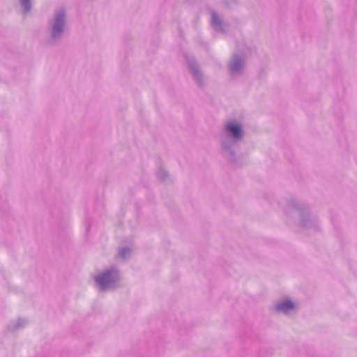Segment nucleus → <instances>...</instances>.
Returning a JSON list of instances; mask_svg holds the SVG:
<instances>
[{
  "mask_svg": "<svg viewBox=\"0 0 357 357\" xmlns=\"http://www.w3.org/2000/svg\"><path fill=\"white\" fill-rule=\"evenodd\" d=\"M227 130L236 139H239L242 136L241 127L234 122L229 123L226 126Z\"/></svg>",
  "mask_w": 357,
  "mask_h": 357,
  "instance_id": "nucleus-1",
  "label": "nucleus"
},
{
  "mask_svg": "<svg viewBox=\"0 0 357 357\" xmlns=\"http://www.w3.org/2000/svg\"><path fill=\"white\" fill-rule=\"evenodd\" d=\"M96 282L99 284L102 289H104L107 284L111 282L110 272H106L96 279Z\"/></svg>",
  "mask_w": 357,
  "mask_h": 357,
  "instance_id": "nucleus-2",
  "label": "nucleus"
},
{
  "mask_svg": "<svg viewBox=\"0 0 357 357\" xmlns=\"http://www.w3.org/2000/svg\"><path fill=\"white\" fill-rule=\"evenodd\" d=\"M294 304L289 301H284L277 305L278 310L282 311L284 312H289V310L294 309Z\"/></svg>",
  "mask_w": 357,
  "mask_h": 357,
  "instance_id": "nucleus-3",
  "label": "nucleus"
},
{
  "mask_svg": "<svg viewBox=\"0 0 357 357\" xmlns=\"http://www.w3.org/2000/svg\"><path fill=\"white\" fill-rule=\"evenodd\" d=\"M61 23V20H60L59 17H57L56 18V24L54 26L53 29V35L56 36L57 33H59L61 31L60 28V24Z\"/></svg>",
  "mask_w": 357,
  "mask_h": 357,
  "instance_id": "nucleus-4",
  "label": "nucleus"
},
{
  "mask_svg": "<svg viewBox=\"0 0 357 357\" xmlns=\"http://www.w3.org/2000/svg\"><path fill=\"white\" fill-rule=\"evenodd\" d=\"M22 3L26 6V3L29 2V0H21Z\"/></svg>",
  "mask_w": 357,
  "mask_h": 357,
  "instance_id": "nucleus-5",
  "label": "nucleus"
}]
</instances>
